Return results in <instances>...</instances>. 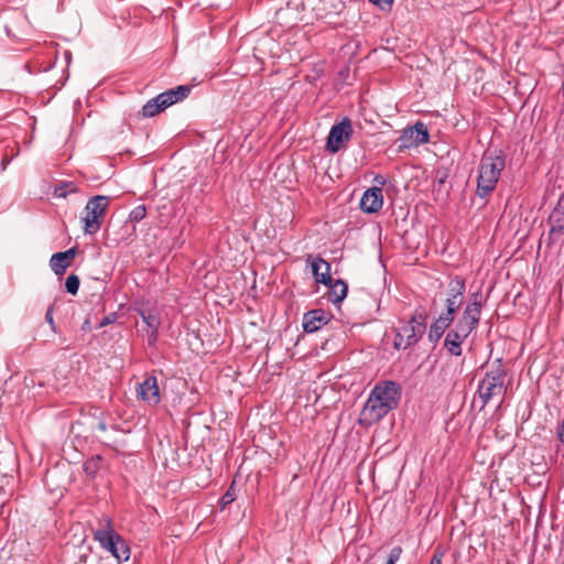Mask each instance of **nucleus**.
Masks as SVG:
<instances>
[{
	"label": "nucleus",
	"instance_id": "nucleus-39",
	"mask_svg": "<svg viewBox=\"0 0 564 564\" xmlns=\"http://www.w3.org/2000/svg\"><path fill=\"white\" fill-rule=\"evenodd\" d=\"M96 429L100 432H106L107 431V424L105 422H99L96 426Z\"/></svg>",
	"mask_w": 564,
	"mask_h": 564
},
{
	"label": "nucleus",
	"instance_id": "nucleus-32",
	"mask_svg": "<svg viewBox=\"0 0 564 564\" xmlns=\"http://www.w3.org/2000/svg\"><path fill=\"white\" fill-rule=\"evenodd\" d=\"M117 319V315L116 313H111V314H108L107 316H105L100 323H99V327H105L109 324H112Z\"/></svg>",
	"mask_w": 564,
	"mask_h": 564
},
{
	"label": "nucleus",
	"instance_id": "nucleus-8",
	"mask_svg": "<svg viewBox=\"0 0 564 564\" xmlns=\"http://www.w3.org/2000/svg\"><path fill=\"white\" fill-rule=\"evenodd\" d=\"M354 133L352 124L349 118H344L335 123L328 133L326 150L330 153L339 152L346 143L349 142Z\"/></svg>",
	"mask_w": 564,
	"mask_h": 564
},
{
	"label": "nucleus",
	"instance_id": "nucleus-36",
	"mask_svg": "<svg viewBox=\"0 0 564 564\" xmlns=\"http://www.w3.org/2000/svg\"><path fill=\"white\" fill-rule=\"evenodd\" d=\"M554 208L560 209L561 212H564V192L560 196L558 202Z\"/></svg>",
	"mask_w": 564,
	"mask_h": 564
},
{
	"label": "nucleus",
	"instance_id": "nucleus-11",
	"mask_svg": "<svg viewBox=\"0 0 564 564\" xmlns=\"http://www.w3.org/2000/svg\"><path fill=\"white\" fill-rule=\"evenodd\" d=\"M389 412L390 410L370 393L360 412L359 423L370 426L382 420Z\"/></svg>",
	"mask_w": 564,
	"mask_h": 564
},
{
	"label": "nucleus",
	"instance_id": "nucleus-14",
	"mask_svg": "<svg viewBox=\"0 0 564 564\" xmlns=\"http://www.w3.org/2000/svg\"><path fill=\"white\" fill-rule=\"evenodd\" d=\"M383 205V195L380 187L373 186L365 191L360 199V209L367 214L378 213Z\"/></svg>",
	"mask_w": 564,
	"mask_h": 564
},
{
	"label": "nucleus",
	"instance_id": "nucleus-33",
	"mask_svg": "<svg viewBox=\"0 0 564 564\" xmlns=\"http://www.w3.org/2000/svg\"><path fill=\"white\" fill-rule=\"evenodd\" d=\"M427 337H429V340H430L432 344H436V343H438V340L442 338V336H441L440 334L434 333L431 328L429 329Z\"/></svg>",
	"mask_w": 564,
	"mask_h": 564
},
{
	"label": "nucleus",
	"instance_id": "nucleus-1",
	"mask_svg": "<svg viewBox=\"0 0 564 564\" xmlns=\"http://www.w3.org/2000/svg\"><path fill=\"white\" fill-rule=\"evenodd\" d=\"M505 167L506 156L502 151H485L477 169L476 195L478 197L486 198L495 191Z\"/></svg>",
	"mask_w": 564,
	"mask_h": 564
},
{
	"label": "nucleus",
	"instance_id": "nucleus-4",
	"mask_svg": "<svg viewBox=\"0 0 564 564\" xmlns=\"http://www.w3.org/2000/svg\"><path fill=\"white\" fill-rule=\"evenodd\" d=\"M191 93V87L181 85L175 88L169 89L150 99L142 107V116L145 118L154 117L170 106L184 100Z\"/></svg>",
	"mask_w": 564,
	"mask_h": 564
},
{
	"label": "nucleus",
	"instance_id": "nucleus-5",
	"mask_svg": "<svg viewBox=\"0 0 564 564\" xmlns=\"http://www.w3.org/2000/svg\"><path fill=\"white\" fill-rule=\"evenodd\" d=\"M453 324V327L445 335L443 347L451 356L459 357L463 354L462 345L478 325L464 319L462 316Z\"/></svg>",
	"mask_w": 564,
	"mask_h": 564
},
{
	"label": "nucleus",
	"instance_id": "nucleus-10",
	"mask_svg": "<svg viewBox=\"0 0 564 564\" xmlns=\"http://www.w3.org/2000/svg\"><path fill=\"white\" fill-rule=\"evenodd\" d=\"M430 134L426 126L419 121L413 127L405 128L399 138V149H411L427 143Z\"/></svg>",
	"mask_w": 564,
	"mask_h": 564
},
{
	"label": "nucleus",
	"instance_id": "nucleus-23",
	"mask_svg": "<svg viewBox=\"0 0 564 564\" xmlns=\"http://www.w3.org/2000/svg\"><path fill=\"white\" fill-rule=\"evenodd\" d=\"M76 192L77 187L74 183L61 182L57 185H55L53 194L55 197L66 198L68 194Z\"/></svg>",
	"mask_w": 564,
	"mask_h": 564
},
{
	"label": "nucleus",
	"instance_id": "nucleus-38",
	"mask_svg": "<svg viewBox=\"0 0 564 564\" xmlns=\"http://www.w3.org/2000/svg\"><path fill=\"white\" fill-rule=\"evenodd\" d=\"M10 161H11V160H10V159H8V158H3V159L1 160L0 165H1L2 171H4V170L7 169V166L10 164Z\"/></svg>",
	"mask_w": 564,
	"mask_h": 564
},
{
	"label": "nucleus",
	"instance_id": "nucleus-20",
	"mask_svg": "<svg viewBox=\"0 0 564 564\" xmlns=\"http://www.w3.org/2000/svg\"><path fill=\"white\" fill-rule=\"evenodd\" d=\"M481 294L479 292L470 295L468 304L465 306L462 317L476 325L479 324L481 317Z\"/></svg>",
	"mask_w": 564,
	"mask_h": 564
},
{
	"label": "nucleus",
	"instance_id": "nucleus-18",
	"mask_svg": "<svg viewBox=\"0 0 564 564\" xmlns=\"http://www.w3.org/2000/svg\"><path fill=\"white\" fill-rule=\"evenodd\" d=\"M76 253H77L76 247H73L63 252L54 253L50 259V265H51L52 271L56 275L64 274V272L70 264L69 261L75 258Z\"/></svg>",
	"mask_w": 564,
	"mask_h": 564
},
{
	"label": "nucleus",
	"instance_id": "nucleus-25",
	"mask_svg": "<svg viewBox=\"0 0 564 564\" xmlns=\"http://www.w3.org/2000/svg\"><path fill=\"white\" fill-rule=\"evenodd\" d=\"M79 284H80V281L76 274H70L66 278L65 288L69 294H72V295L77 294Z\"/></svg>",
	"mask_w": 564,
	"mask_h": 564
},
{
	"label": "nucleus",
	"instance_id": "nucleus-26",
	"mask_svg": "<svg viewBox=\"0 0 564 564\" xmlns=\"http://www.w3.org/2000/svg\"><path fill=\"white\" fill-rule=\"evenodd\" d=\"M147 215V209L144 205H138L135 206L129 214V220L130 221H140L142 220Z\"/></svg>",
	"mask_w": 564,
	"mask_h": 564
},
{
	"label": "nucleus",
	"instance_id": "nucleus-22",
	"mask_svg": "<svg viewBox=\"0 0 564 564\" xmlns=\"http://www.w3.org/2000/svg\"><path fill=\"white\" fill-rule=\"evenodd\" d=\"M453 323H454L453 318L447 317L441 313L440 316L430 325V328L434 333H437L443 337L445 332L449 328V326Z\"/></svg>",
	"mask_w": 564,
	"mask_h": 564
},
{
	"label": "nucleus",
	"instance_id": "nucleus-3",
	"mask_svg": "<svg viewBox=\"0 0 564 564\" xmlns=\"http://www.w3.org/2000/svg\"><path fill=\"white\" fill-rule=\"evenodd\" d=\"M505 379L506 370L501 366L485 373L477 388L480 409H484L491 400L503 397L507 390Z\"/></svg>",
	"mask_w": 564,
	"mask_h": 564
},
{
	"label": "nucleus",
	"instance_id": "nucleus-19",
	"mask_svg": "<svg viewBox=\"0 0 564 564\" xmlns=\"http://www.w3.org/2000/svg\"><path fill=\"white\" fill-rule=\"evenodd\" d=\"M549 225L550 231L547 238L550 243H555L564 235V212L553 208L549 216Z\"/></svg>",
	"mask_w": 564,
	"mask_h": 564
},
{
	"label": "nucleus",
	"instance_id": "nucleus-24",
	"mask_svg": "<svg viewBox=\"0 0 564 564\" xmlns=\"http://www.w3.org/2000/svg\"><path fill=\"white\" fill-rule=\"evenodd\" d=\"M101 462H102V459L99 455L89 458L84 464V471L88 476H94L100 469Z\"/></svg>",
	"mask_w": 564,
	"mask_h": 564
},
{
	"label": "nucleus",
	"instance_id": "nucleus-21",
	"mask_svg": "<svg viewBox=\"0 0 564 564\" xmlns=\"http://www.w3.org/2000/svg\"><path fill=\"white\" fill-rule=\"evenodd\" d=\"M329 288V301L334 304L340 303L347 295L348 285L343 280L334 281L327 285Z\"/></svg>",
	"mask_w": 564,
	"mask_h": 564
},
{
	"label": "nucleus",
	"instance_id": "nucleus-17",
	"mask_svg": "<svg viewBox=\"0 0 564 564\" xmlns=\"http://www.w3.org/2000/svg\"><path fill=\"white\" fill-rule=\"evenodd\" d=\"M328 314L323 310H312L304 314L303 328L306 333H314L328 323Z\"/></svg>",
	"mask_w": 564,
	"mask_h": 564
},
{
	"label": "nucleus",
	"instance_id": "nucleus-27",
	"mask_svg": "<svg viewBox=\"0 0 564 564\" xmlns=\"http://www.w3.org/2000/svg\"><path fill=\"white\" fill-rule=\"evenodd\" d=\"M236 500V491L234 485L229 487V489L225 492V495L220 498V507L225 509L228 505L232 503Z\"/></svg>",
	"mask_w": 564,
	"mask_h": 564
},
{
	"label": "nucleus",
	"instance_id": "nucleus-16",
	"mask_svg": "<svg viewBox=\"0 0 564 564\" xmlns=\"http://www.w3.org/2000/svg\"><path fill=\"white\" fill-rule=\"evenodd\" d=\"M119 536L120 535L115 531L111 521L108 518L100 521L98 528L94 529V538L102 547H113V541L119 540Z\"/></svg>",
	"mask_w": 564,
	"mask_h": 564
},
{
	"label": "nucleus",
	"instance_id": "nucleus-35",
	"mask_svg": "<svg viewBox=\"0 0 564 564\" xmlns=\"http://www.w3.org/2000/svg\"><path fill=\"white\" fill-rule=\"evenodd\" d=\"M121 536H119V540L117 541H113V547H110V546H105L104 549H106L107 551H109L113 556H116V549L117 546L119 545V541H121Z\"/></svg>",
	"mask_w": 564,
	"mask_h": 564
},
{
	"label": "nucleus",
	"instance_id": "nucleus-29",
	"mask_svg": "<svg viewBox=\"0 0 564 564\" xmlns=\"http://www.w3.org/2000/svg\"><path fill=\"white\" fill-rule=\"evenodd\" d=\"M402 553L401 546H394L389 554L388 561L384 564H395Z\"/></svg>",
	"mask_w": 564,
	"mask_h": 564
},
{
	"label": "nucleus",
	"instance_id": "nucleus-28",
	"mask_svg": "<svg viewBox=\"0 0 564 564\" xmlns=\"http://www.w3.org/2000/svg\"><path fill=\"white\" fill-rule=\"evenodd\" d=\"M130 550L123 540L119 541V545L116 549V557L118 560H128Z\"/></svg>",
	"mask_w": 564,
	"mask_h": 564
},
{
	"label": "nucleus",
	"instance_id": "nucleus-34",
	"mask_svg": "<svg viewBox=\"0 0 564 564\" xmlns=\"http://www.w3.org/2000/svg\"><path fill=\"white\" fill-rule=\"evenodd\" d=\"M443 553L442 552H434L430 560V564H442Z\"/></svg>",
	"mask_w": 564,
	"mask_h": 564
},
{
	"label": "nucleus",
	"instance_id": "nucleus-15",
	"mask_svg": "<svg viewBox=\"0 0 564 564\" xmlns=\"http://www.w3.org/2000/svg\"><path fill=\"white\" fill-rule=\"evenodd\" d=\"M307 262H311L312 273L316 282L324 285L332 283L330 264L322 257L307 256Z\"/></svg>",
	"mask_w": 564,
	"mask_h": 564
},
{
	"label": "nucleus",
	"instance_id": "nucleus-13",
	"mask_svg": "<svg viewBox=\"0 0 564 564\" xmlns=\"http://www.w3.org/2000/svg\"><path fill=\"white\" fill-rule=\"evenodd\" d=\"M138 397L151 406L158 405L161 401L158 379L155 376H148L138 384Z\"/></svg>",
	"mask_w": 564,
	"mask_h": 564
},
{
	"label": "nucleus",
	"instance_id": "nucleus-7",
	"mask_svg": "<svg viewBox=\"0 0 564 564\" xmlns=\"http://www.w3.org/2000/svg\"><path fill=\"white\" fill-rule=\"evenodd\" d=\"M465 291L466 282L462 276L456 275L449 281L445 299L446 308L442 312L443 315L455 319V315L463 304Z\"/></svg>",
	"mask_w": 564,
	"mask_h": 564
},
{
	"label": "nucleus",
	"instance_id": "nucleus-30",
	"mask_svg": "<svg viewBox=\"0 0 564 564\" xmlns=\"http://www.w3.org/2000/svg\"><path fill=\"white\" fill-rule=\"evenodd\" d=\"M54 305H50L45 313V321L51 326L53 332H56V325L53 318Z\"/></svg>",
	"mask_w": 564,
	"mask_h": 564
},
{
	"label": "nucleus",
	"instance_id": "nucleus-31",
	"mask_svg": "<svg viewBox=\"0 0 564 564\" xmlns=\"http://www.w3.org/2000/svg\"><path fill=\"white\" fill-rule=\"evenodd\" d=\"M372 4L379 7L381 10H390L394 0H369Z\"/></svg>",
	"mask_w": 564,
	"mask_h": 564
},
{
	"label": "nucleus",
	"instance_id": "nucleus-2",
	"mask_svg": "<svg viewBox=\"0 0 564 564\" xmlns=\"http://www.w3.org/2000/svg\"><path fill=\"white\" fill-rule=\"evenodd\" d=\"M427 314L424 308L415 310L411 318L397 329L393 340L395 349H408L419 343L426 330Z\"/></svg>",
	"mask_w": 564,
	"mask_h": 564
},
{
	"label": "nucleus",
	"instance_id": "nucleus-6",
	"mask_svg": "<svg viewBox=\"0 0 564 564\" xmlns=\"http://www.w3.org/2000/svg\"><path fill=\"white\" fill-rule=\"evenodd\" d=\"M108 204V197L102 195H96L87 202L85 216L82 217L86 235H95L100 230Z\"/></svg>",
	"mask_w": 564,
	"mask_h": 564
},
{
	"label": "nucleus",
	"instance_id": "nucleus-37",
	"mask_svg": "<svg viewBox=\"0 0 564 564\" xmlns=\"http://www.w3.org/2000/svg\"><path fill=\"white\" fill-rule=\"evenodd\" d=\"M557 437L564 444V421L562 425L557 429Z\"/></svg>",
	"mask_w": 564,
	"mask_h": 564
},
{
	"label": "nucleus",
	"instance_id": "nucleus-12",
	"mask_svg": "<svg viewBox=\"0 0 564 564\" xmlns=\"http://www.w3.org/2000/svg\"><path fill=\"white\" fill-rule=\"evenodd\" d=\"M138 313L147 326L148 344L149 346H153L159 338V328L161 326L160 314L152 308H140Z\"/></svg>",
	"mask_w": 564,
	"mask_h": 564
},
{
	"label": "nucleus",
	"instance_id": "nucleus-9",
	"mask_svg": "<svg viewBox=\"0 0 564 564\" xmlns=\"http://www.w3.org/2000/svg\"><path fill=\"white\" fill-rule=\"evenodd\" d=\"M377 400L381 401L390 411L395 409L400 402L402 389L398 382L383 381L377 383L370 392Z\"/></svg>",
	"mask_w": 564,
	"mask_h": 564
}]
</instances>
